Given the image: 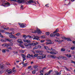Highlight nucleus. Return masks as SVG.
<instances>
[{"mask_svg":"<svg viewBox=\"0 0 75 75\" xmlns=\"http://www.w3.org/2000/svg\"><path fill=\"white\" fill-rule=\"evenodd\" d=\"M12 71H13V72L14 73H15V72H16V70H12Z\"/></svg>","mask_w":75,"mask_h":75,"instance_id":"nucleus-60","label":"nucleus"},{"mask_svg":"<svg viewBox=\"0 0 75 75\" xmlns=\"http://www.w3.org/2000/svg\"><path fill=\"white\" fill-rule=\"evenodd\" d=\"M50 53L51 54H52V55H56V54H57L56 52L53 51L50 52Z\"/></svg>","mask_w":75,"mask_h":75,"instance_id":"nucleus-13","label":"nucleus"},{"mask_svg":"<svg viewBox=\"0 0 75 75\" xmlns=\"http://www.w3.org/2000/svg\"><path fill=\"white\" fill-rule=\"evenodd\" d=\"M46 57V56L45 55H43L42 56V59H43V58H45Z\"/></svg>","mask_w":75,"mask_h":75,"instance_id":"nucleus-30","label":"nucleus"},{"mask_svg":"<svg viewBox=\"0 0 75 75\" xmlns=\"http://www.w3.org/2000/svg\"><path fill=\"white\" fill-rule=\"evenodd\" d=\"M23 37L25 39L27 37H28L29 38H33V36H30L29 35H27V36L26 35H23Z\"/></svg>","mask_w":75,"mask_h":75,"instance_id":"nucleus-5","label":"nucleus"},{"mask_svg":"<svg viewBox=\"0 0 75 75\" xmlns=\"http://www.w3.org/2000/svg\"><path fill=\"white\" fill-rule=\"evenodd\" d=\"M52 58H53L54 59V58H56V56L52 55Z\"/></svg>","mask_w":75,"mask_h":75,"instance_id":"nucleus-48","label":"nucleus"},{"mask_svg":"<svg viewBox=\"0 0 75 75\" xmlns=\"http://www.w3.org/2000/svg\"><path fill=\"white\" fill-rule=\"evenodd\" d=\"M52 70H50L49 72H48V74H50V73H51V72H52Z\"/></svg>","mask_w":75,"mask_h":75,"instance_id":"nucleus-40","label":"nucleus"},{"mask_svg":"<svg viewBox=\"0 0 75 75\" xmlns=\"http://www.w3.org/2000/svg\"><path fill=\"white\" fill-rule=\"evenodd\" d=\"M58 31H59V29L58 28H57L56 30L55 31H54L53 32V33H56V32L57 33V32H58Z\"/></svg>","mask_w":75,"mask_h":75,"instance_id":"nucleus-24","label":"nucleus"},{"mask_svg":"<svg viewBox=\"0 0 75 75\" xmlns=\"http://www.w3.org/2000/svg\"><path fill=\"white\" fill-rule=\"evenodd\" d=\"M13 52L14 53V54H18V52H16L15 51H13Z\"/></svg>","mask_w":75,"mask_h":75,"instance_id":"nucleus-41","label":"nucleus"},{"mask_svg":"<svg viewBox=\"0 0 75 75\" xmlns=\"http://www.w3.org/2000/svg\"><path fill=\"white\" fill-rule=\"evenodd\" d=\"M61 51H65V49L64 48H62L61 49Z\"/></svg>","mask_w":75,"mask_h":75,"instance_id":"nucleus-37","label":"nucleus"},{"mask_svg":"<svg viewBox=\"0 0 75 75\" xmlns=\"http://www.w3.org/2000/svg\"><path fill=\"white\" fill-rule=\"evenodd\" d=\"M38 43L37 42H33L32 43V45L33 46H34V45H38Z\"/></svg>","mask_w":75,"mask_h":75,"instance_id":"nucleus-10","label":"nucleus"},{"mask_svg":"<svg viewBox=\"0 0 75 75\" xmlns=\"http://www.w3.org/2000/svg\"><path fill=\"white\" fill-rule=\"evenodd\" d=\"M54 43V42H46L45 43L46 44H52Z\"/></svg>","mask_w":75,"mask_h":75,"instance_id":"nucleus-16","label":"nucleus"},{"mask_svg":"<svg viewBox=\"0 0 75 75\" xmlns=\"http://www.w3.org/2000/svg\"><path fill=\"white\" fill-rule=\"evenodd\" d=\"M34 37V38H33V40H38V41H39L40 39H39V38H40V37L37 36Z\"/></svg>","mask_w":75,"mask_h":75,"instance_id":"nucleus-9","label":"nucleus"},{"mask_svg":"<svg viewBox=\"0 0 75 75\" xmlns=\"http://www.w3.org/2000/svg\"><path fill=\"white\" fill-rule=\"evenodd\" d=\"M47 69V67H45L42 69V70H45V69Z\"/></svg>","mask_w":75,"mask_h":75,"instance_id":"nucleus-56","label":"nucleus"},{"mask_svg":"<svg viewBox=\"0 0 75 75\" xmlns=\"http://www.w3.org/2000/svg\"><path fill=\"white\" fill-rule=\"evenodd\" d=\"M2 52L3 53H5L6 52V51H5V49H3L2 50Z\"/></svg>","mask_w":75,"mask_h":75,"instance_id":"nucleus-38","label":"nucleus"},{"mask_svg":"<svg viewBox=\"0 0 75 75\" xmlns=\"http://www.w3.org/2000/svg\"><path fill=\"white\" fill-rule=\"evenodd\" d=\"M45 41V40H42L40 42H44Z\"/></svg>","mask_w":75,"mask_h":75,"instance_id":"nucleus-58","label":"nucleus"},{"mask_svg":"<svg viewBox=\"0 0 75 75\" xmlns=\"http://www.w3.org/2000/svg\"><path fill=\"white\" fill-rule=\"evenodd\" d=\"M65 55H66L67 57L68 58H70L71 57V54H65Z\"/></svg>","mask_w":75,"mask_h":75,"instance_id":"nucleus-15","label":"nucleus"},{"mask_svg":"<svg viewBox=\"0 0 75 75\" xmlns=\"http://www.w3.org/2000/svg\"><path fill=\"white\" fill-rule=\"evenodd\" d=\"M17 42L18 43H20V44H23V42H22V41L21 40V39H18V40H17Z\"/></svg>","mask_w":75,"mask_h":75,"instance_id":"nucleus-12","label":"nucleus"},{"mask_svg":"<svg viewBox=\"0 0 75 75\" xmlns=\"http://www.w3.org/2000/svg\"><path fill=\"white\" fill-rule=\"evenodd\" d=\"M32 33H37L38 34H41L42 33V31L40 30V29L38 28H37L36 30H35L33 31Z\"/></svg>","mask_w":75,"mask_h":75,"instance_id":"nucleus-1","label":"nucleus"},{"mask_svg":"<svg viewBox=\"0 0 75 75\" xmlns=\"http://www.w3.org/2000/svg\"><path fill=\"white\" fill-rule=\"evenodd\" d=\"M6 34H8V35L10 34V33L9 32H6Z\"/></svg>","mask_w":75,"mask_h":75,"instance_id":"nucleus-63","label":"nucleus"},{"mask_svg":"<svg viewBox=\"0 0 75 75\" xmlns=\"http://www.w3.org/2000/svg\"><path fill=\"white\" fill-rule=\"evenodd\" d=\"M7 72L8 74H12L13 72L12 71H11V69H9L7 71Z\"/></svg>","mask_w":75,"mask_h":75,"instance_id":"nucleus-14","label":"nucleus"},{"mask_svg":"<svg viewBox=\"0 0 75 75\" xmlns=\"http://www.w3.org/2000/svg\"><path fill=\"white\" fill-rule=\"evenodd\" d=\"M41 37L42 38H45V36H42Z\"/></svg>","mask_w":75,"mask_h":75,"instance_id":"nucleus-54","label":"nucleus"},{"mask_svg":"<svg viewBox=\"0 0 75 75\" xmlns=\"http://www.w3.org/2000/svg\"><path fill=\"white\" fill-rule=\"evenodd\" d=\"M6 40L7 41H9V42H11V41H12V40L10 39H6Z\"/></svg>","mask_w":75,"mask_h":75,"instance_id":"nucleus-23","label":"nucleus"},{"mask_svg":"<svg viewBox=\"0 0 75 75\" xmlns=\"http://www.w3.org/2000/svg\"><path fill=\"white\" fill-rule=\"evenodd\" d=\"M55 41L56 42H59V40H57V39H55Z\"/></svg>","mask_w":75,"mask_h":75,"instance_id":"nucleus-59","label":"nucleus"},{"mask_svg":"<svg viewBox=\"0 0 75 75\" xmlns=\"http://www.w3.org/2000/svg\"><path fill=\"white\" fill-rule=\"evenodd\" d=\"M45 6H46V7H49V6H48V4H47L46 5H45Z\"/></svg>","mask_w":75,"mask_h":75,"instance_id":"nucleus-62","label":"nucleus"},{"mask_svg":"<svg viewBox=\"0 0 75 75\" xmlns=\"http://www.w3.org/2000/svg\"><path fill=\"white\" fill-rule=\"evenodd\" d=\"M27 57V58H29V59H31V55L30 54H28Z\"/></svg>","mask_w":75,"mask_h":75,"instance_id":"nucleus-19","label":"nucleus"},{"mask_svg":"<svg viewBox=\"0 0 75 75\" xmlns=\"http://www.w3.org/2000/svg\"><path fill=\"white\" fill-rule=\"evenodd\" d=\"M24 42H27V43H28V42H30L31 41L29 40H24Z\"/></svg>","mask_w":75,"mask_h":75,"instance_id":"nucleus-20","label":"nucleus"},{"mask_svg":"<svg viewBox=\"0 0 75 75\" xmlns=\"http://www.w3.org/2000/svg\"><path fill=\"white\" fill-rule=\"evenodd\" d=\"M30 57H32V58H34V56L33 54L30 55Z\"/></svg>","mask_w":75,"mask_h":75,"instance_id":"nucleus-50","label":"nucleus"},{"mask_svg":"<svg viewBox=\"0 0 75 75\" xmlns=\"http://www.w3.org/2000/svg\"><path fill=\"white\" fill-rule=\"evenodd\" d=\"M0 68H1L2 69H4V66H1V67H0Z\"/></svg>","mask_w":75,"mask_h":75,"instance_id":"nucleus-44","label":"nucleus"},{"mask_svg":"<svg viewBox=\"0 0 75 75\" xmlns=\"http://www.w3.org/2000/svg\"><path fill=\"white\" fill-rule=\"evenodd\" d=\"M42 56H39L37 57V58L38 59H42Z\"/></svg>","mask_w":75,"mask_h":75,"instance_id":"nucleus-34","label":"nucleus"},{"mask_svg":"<svg viewBox=\"0 0 75 75\" xmlns=\"http://www.w3.org/2000/svg\"><path fill=\"white\" fill-rule=\"evenodd\" d=\"M35 73V70L33 71L32 74H34Z\"/></svg>","mask_w":75,"mask_h":75,"instance_id":"nucleus-51","label":"nucleus"},{"mask_svg":"<svg viewBox=\"0 0 75 75\" xmlns=\"http://www.w3.org/2000/svg\"><path fill=\"white\" fill-rule=\"evenodd\" d=\"M5 26L4 25V26H1V28H5Z\"/></svg>","mask_w":75,"mask_h":75,"instance_id":"nucleus-64","label":"nucleus"},{"mask_svg":"<svg viewBox=\"0 0 75 75\" xmlns=\"http://www.w3.org/2000/svg\"><path fill=\"white\" fill-rule=\"evenodd\" d=\"M2 47H8V46H9V45L7 43H4L3 45H2Z\"/></svg>","mask_w":75,"mask_h":75,"instance_id":"nucleus-11","label":"nucleus"},{"mask_svg":"<svg viewBox=\"0 0 75 75\" xmlns=\"http://www.w3.org/2000/svg\"><path fill=\"white\" fill-rule=\"evenodd\" d=\"M28 64V63H24V64H23V67H26L27 66V65Z\"/></svg>","mask_w":75,"mask_h":75,"instance_id":"nucleus-22","label":"nucleus"},{"mask_svg":"<svg viewBox=\"0 0 75 75\" xmlns=\"http://www.w3.org/2000/svg\"><path fill=\"white\" fill-rule=\"evenodd\" d=\"M71 49L72 50H75V47L73 46L71 48Z\"/></svg>","mask_w":75,"mask_h":75,"instance_id":"nucleus-39","label":"nucleus"},{"mask_svg":"<svg viewBox=\"0 0 75 75\" xmlns=\"http://www.w3.org/2000/svg\"><path fill=\"white\" fill-rule=\"evenodd\" d=\"M21 35V33H18L16 34V35H17V36H20Z\"/></svg>","mask_w":75,"mask_h":75,"instance_id":"nucleus-27","label":"nucleus"},{"mask_svg":"<svg viewBox=\"0 0 75 75\" xmlns=\"http://www.w3.org/2000/svg\"><path fill=\"white\" fill-rule=\"evenodd\" d=\"M18 24L19 25H20V26L21 27V28H24V27H26V24H25V23H18Z\"/></svg>","mask_w":75,"mask_h":75,"instance_id":"nucleus-4","label":"nucleus"},{"mask_svg":"<svg viewBox=\"0 0 75 75\" xmlns=\"http://www.w3.org/2000/svg\"><path fill=\"white\" fill-rule=\"evenodd\" d=\"M21 56L23 58H24L25 57V56L24 54H21Z\"/></svg>","mask_w":75,"mask_h":75,"instance_id":"nucleus-32","label":"nucleus"},{"mask_svg":"<svg viewBox=\"0 0 75 75\" xmlns=\"http://www.w3.org/2000/svg\"><path fill=\"white\" fill-rule=\"evenodd\" d=\"M38 66L36 65H35L33 66V68H34L35 69V71H37V70H38V69H37V68H38Z\"/></svg>","mask_w":75,"mask_h":75,"instance_id":"nucleus-7","label":"nucleus"},{"mask_svg":"<svg viewBox=\"0 0 75 75\" xmlns=\"http://www.w3.org/2000/svg\"><path fill=\"white\" fill-rule=\"evenodd\" d=\"M23 7H24L23 5H21V8L22 10H24V9L23 8Z\"/></svg>","mask_w":75,"mask_h":75,"instance_id":"nucleus-42","label":"nucleus"},{"mask_svg":"<svg viewBox=\"0 0 75 75\" xmlns=\"http://www.w3.org/2000/svg\"><path fill=\"white\" fill-rule=\"evenodd\" d=\"M38 56V54H35L34 55V57H37Z\"/></svg>","mask_w":75,"mask_h":75,"instance_id":"nucleus-47","label":"nucleus"},{"mask_svg":"<svg viewBox=\"0 0 75 75\" xmlns=\"http://www.w3.org/2000/svg\"><path fill=\"white\" fill-rule=\"evenodd\" d=\"M55 72L56 74V75H57V74H58V71H55Z\"/></svg>","mask_w":75,"mask_h":75,"instance_id":"nucleus-52","label":"nucleus"},{"mask_svg":"<svg viewBox=\"0 0 75 75\" xmlns=\"http://www.w3.org/2000/svg\"><path fill=\"white\" fill-rule=\"evenodd\" d=\"M4 4H5V5H8V6H10V4L8 2H7L6 3L5 2Z\"/></svg>","mask_w":75,"mask_h":75,"instance_id":"nucleus-18","label":"nucleus"},{"mask_svg":"<svg viewBox=\"0 0 75 75\" xmlns=\"http://www.w3.org/2000/svg\"><path fill=\"white\" fill-rule=\"evenodd\" d=\"M8 49H9V50H12V48H11V47H9L8 48Z\"/></svg>","mask_w":75,"mask_h":75,"instance_id":"nucleus-49","label":"nucleus"},{"mask_svg":"<svg viewBox=\"0 0 75 75\" xmlns=\"http://www.w3.org/2000/svg\"><path fill=\"white\" fill-rule=\"evenodd\" d=\"M19 46H20V47H22V48H24V46L23 45H22L21 44H20L19 45Z\"/></svg>","mask_w":75,"mask_h":75,"instance_id":"nucleus-33","label":"nucleus"},{"mask_svg":"<svg viewBox=\"0 0 75 75\" xmlns=\"http://www.w3.org/2000/svg\"><path fill=\"white\" fill-rule=\"evenodd\" d=\"M52 55H48V58H52Z\"/></svg>","mask_w":75,"mask_h":75,"instance_id":"nucleus-45","label":"nucleus"},{"mask_svg":"<svg viewBox=\"0 0 75 75\" xmlns=\"http://www.w3.org/2000/svg\"><path fill=\"white\" fill-rule=\"evenodd\" d=\"M40 47V45H38L36 46L35 47H34L33 48V50H35V49H37V48H39V47Z\"/></svg>","mask_w":75,"mask_h":75,"instance_id":"nucleus-17","label":"nucleus"},{"mask_svg":"<svg viewBox=\"0 0 75 75\" xmlns=\"http://www.w3.org/2000/svg\"><path fill=\"white\" fill-rule=\"evenodd\" d=\"M50 32H49L46 33V35H50Z\"/></svg>","mask_w":75,"mask_h":75,"instance_id":"nucleus-36","label":"nucleus"},{"mask_svg":"<svg viewBox=\"0 0 75 75\" xmlns=\"http://www.w3.org/2000/svg\"><path fill=\"white\" fill-rule=\"evenodd\" d=\"M44 48L46 50H49V48H48V47H47V46H44Z\"/></svg>","mask_w":75,"mask_h":75,"instance_id":"nucleus-28","label":"nucleus"},{"mask_svg":"<svg viewBox=\"0 0 75 75\" xmlns=\"http://www.w3.org/2000/svg\"><path fill=\"white\" fill-rule=\"evenodd\" d=\"M62 39H63V40H66V39H67V38H66L65 37H62Z\"/></svg>","mask_w":75,"mask_h":75,"instance_id":"nucleus-35","label":"nucleus"},{"mask_svg":"<svg viewBox=\"0 0 75 75\" xmlns=\"http://www.w3.org/2000/svg\"><path fill=\"white\" fill-rule=\"evenodd\" d=\"M71 61L72 62H71V63H74V64H75V62H74L72 60H71Z\"/></svg>","mask_w":75,"mask_h":75,"instance_id":"nucleus-55","label":"nucleus"},{"mask_svg":"<svg viewBox=\"0 0 75 75\" xmlns=\"http://www.w3.org/2000/svg\"><path fill=\"white\" fill-rule=\"evenodd\" d=\"M17 2L19 4H21L22 3H24V0H18Z\"/></svg>","mask_w":75,"mask_h":75,"instance_id":"nucleus-6","label":"nucleus"},{"mask_svg":"<svg viewBox=\"0 0 75 75\" xmlns=\"http://www.w3.org/2000/svg\"><path fill=\"white\" fill-rule=\"evenodd\" d=\"M31 68V66H30L28 67V69H30V68Z\"/></svg>","mask_w":75,"mask_h":75,"instance_id":"nucleus-61","label":"nucleus"},{"mask_svg":"<svg viewBox=\"0 0 75 75\" xmlns=\"http://www.w3.org/2000/svg\"><path fill=\"white\" fill-rule=\"evenodd\" d=\"M21 56L23 58H24L25 57V56L24 54H21Z\"/></svg>","mask_w":75,"mask_h":75,"instance_id":"nucleus-31","label":"nucleus"},{"mask_svg":"<svg viewBox=\"0 0 75 75\" xmlns=\"http://www.w3.org/2000/svg\"><path fill=\"white\" fill-rule=\"evenodd\" d=\"M62 58L63 59H64V60H67V59H68L67 58L65 57H63Z\"/></svg>","mask_w":75,"mask_h":75,"instance_id":"nucleus-21","label":"nucleus"},{"mask_svg":"<svg viewBox=\"0 0 75 75\" xmlns=\"http://www.w3.org/2000/svg\"><path fill=\"white\" fill-rule=\"evenodd\" d=\"M28 3H29L30 4H31V3H33V1L32 0H30L29 1H27Z\"/></svg>","mask_w":75,"mask_h":75,"instance_id":"nucleus-25","label":"nucleus"},{"mask_svg":"<svg viewBox=\"0 0 75 75\" xmlns=\"http://www.w3.org/2000/svg\"><path fill=\"white\" fill-rule=\"evenodd\" d=\"M21 52L22 53H24V52H25V51H24V50H21Z\"/></svg>","mask_w":75,"mask_h":75,"instance_id":"nucleus-46","label":"nucleus"},{"mask_svg":"<svg viewBox=\"0 0 75 75\" xmlns=\"http://www.w3.org/2000/svg\"><path fill=\"white\" fill-rule=\"evenodd\" d=\"M10 30L11 31H13V30H14L13 28H11L10 29Z\"/></svg>","mask_w":75,"mask_h":75,"instance_id":"nucleus-57","label":"nucleus"},{"mask_svg":"<svg viewBox=\"0 0 75 75\" xmlns=\"http://www.w3.org/2000/svg\"><path fill=\"white\" fill-rule=\"evenodd\" d=\"M1 41L3 42H6V40H3V39H1Z\"/></svg>","mask_w":75,"mask_h":75,"instance_id":"nucleus-29","label":"nucleus"},{"mask_svg":"<svg viewBox=\"0 0 75 75\" xmlns=\"http://www.w3.org/2000/svg\"><path fill=\"white\" fill-rule=\"evenodd\" d=\"M10 34L11 35H13V34H14V31H12L10 33Z\"/></svg>","mask_w":75,"mask_h":75,"instance_id":"nucleus-43","label":"nucleus"},{"mask_svg":"<svg viewBox=\"0 0 75 75\" xmlns=\"http://www.w3.org/2000/svg\"><path fill=\"white\" fill-rule=\"evenodd\" d=\"M31 43H24V45L25 46V47H26V48L28 49V48H30L31 47Z\"/></svg>","mask_w":75,"mask_h":75,"instance_id":"nucleus-2","label":"nucleus"},{"mask_svg":"<svg viewBox=\"0 0 75 75\" xmlns=\"http://www.w3.org/2000/svg\"><path fill=\"white\" fill-rule=\"evenodd\" d=\"M57 36V37H59L60 36V34L58 33H56L55 34L54 33L51 34L50 35V37H55V36Z\"/></svg>","mask_w":75,"mask_h":75,"instance_id":"nucleus-3","label":"nucleus"},{"mask_svg":"<svg viewBox=\"0 0 75 75\" xmlns=\"http://www.w3.org/2000/svg\"><path fill=\"white\" fill-rule=\"evenodd\" d=\"M66 40L68 41H72V40H71V39H70V38H66Z\"/></svg>","mask_w":75,"mask_h":75,"instance_id":"nucleus-26","label":"nucleus"},{"mask_svg":"<svg viewBox=\"0 0 75 75\" xmlns=\"http://www.w3.org/2000/svg\"><path fill=\"white\" fill-rule=\"evenodd\" d=\"M10 38H16V37L14 35H9Z\"/></svg>","mask_w":75,"mask_h":75,"instance_id":"nucleus-8","label":"nucleus"},{"mask_svg":"<svg viewBox=\"0 0 75 75\" xmlns=\"http://www.w3.org/2000/svg\"><path fill=\"white\" fill-rule=\"evenodd\" d=\"M25 57H23V61H24L25 60Z\"/></svg>","mask_w":75,"mask_h":75,"instance_id":"nucleus-53","label":"nucleus"}]
</instances>
